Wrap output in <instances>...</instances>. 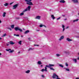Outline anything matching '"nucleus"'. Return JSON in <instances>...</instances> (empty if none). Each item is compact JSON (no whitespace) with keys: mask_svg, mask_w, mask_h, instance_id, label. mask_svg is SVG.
I'll return each instance as SVG.
<instances>
[{"mask_svg":"<svg viewBox=\"0 0 79 79\" xmlns=\"http://www.w3.org/2000/svg\"><path fill=\"white\" fill-rule=\"evenodd\" d=\"M41 67H42V66H43V65H41Z\"/></svg>","mask_w":79,"mask_h":79,"instance_id":"5fc2aeb1","label":"nucleus"},{"mask_svg":"<svg viewBox=\"0 0 79 79\" xmlns=\"http://www.w3.org/2000/svg\"><path fill=\"white\" fill-rule=\"evenodd\" d=\"M43 26H44V27H45V28L47 27L44 25H43Z\"/></svg>","mask_w":79,"mask_h":79,"instance_id":"ea45409f","label":"nucleus"},{"mask_svg":"<svg viewBox=\"0 0 79 79\" xmlns=\"http://www.w3.org/2000/svg\"><path fill=\"white\" fill-rule=\"evenodd\" d=\"M66 40H67V41H68V42H70L73 40L72 39H71L69 38H67Z\"/></svg>","mask_w":79,"mask_h":79,"instance_id":"9b49d317","label":"nucleus"},{"mask_svg":"<svg viewBox=\"0 0 79 79\" xmlns=\"http://www.w3.org/2000/svg\"><path fill=\"white\" fill-rule=\"evenodd\" d=\"M78 15H79V13H78Z\"/></svg>","mask_w":79,"mask_h":79,"instance_id":"13d9d810","label":"nucleus"},{"mask_svg":"<svg viewBox=\"0 0 79 79\" xmlns=\"http://www.w3.org/2000/svg\"><path fill=\"white\" fill-rule=\"evenodd\" d=\"M14 29L16 31H19L20 32H23V30H22L21 29L19 28V27H15V28Z\"/></svg>","mask_w":79,"mask_h":79,"instance_id":"39448f33","label":"nucleus"},{"mask_svg":"<svg viewBox=\"0 0 79 79\" xmlns=\"http://www.w3.org/2000/svg\"><path fill=\"white\" fill-rule=\"evenodd\" d=\"M50 69L51 70H52V71L55 70V69L53 68L52 67H50Z\"/></svg>","mask_w":79,"mask_h":79,"instance_id":"a211bd4d","label":"nucleus"},{"mask_svg":"<svg viewBox=\"0 0 79 79\" xmlns=\"http://www.w3.org/2000/svg\"><path fill=\"white\" fill-rule=\"evenodd\" d=\"M9 44H10V45H13V44H15V43H14L12 41H10L9 42Z\"/></svg>","mask_w":79,"mask_h":79,"instance_id":"6e6552de","label":"nucleus"},{"mask_svg":"<svg viewBox=\"0 0 79 79\" xmlns=\"http://www.w3.org/2000/svg\"><path fill=\"white\" fill-rule=\"evenodd\" d=\"M18 4L14 5L13 6V9L15 10V9H16V8H17V7H18Z\"/></svg>","mask_w":79,"mask_h":79,"instance_id":"423d86ee","label":"nucleus"},{"mask_svg":"<svg viewBox=\"0 0 79 79\" xmlns=\"http://www.w3.org/2000/svg\"><path fill=\"white\" fill-rule=\"evenodd\" d=\"M64 69H65L66 71H69V69L64 68Z\"/></svg>","mask_w":79,"mask_h":79,"instance_id":"aec40b11","label":"nucleus"},{"mask_svg":"<svg viewBox=\"0 0 79 79\" xmlns=\"http://www.w3.org/2000/svg\"><path fill=\"white\" fill-rule=\"evenodd\" d=\"M44 25H40V27H43Z\"/></svg>","mask_w":79,"mask_h":79,"instance_id":"7c9ffc66","label":"nucleus"},{"mask_svg":"<svg viewBox=\"0 0 79 79\" xmlns=\"http://www.w3.org/2000/svg\"><path fill=\"white\" fill-rule=\"evenodd\" d=\"M59 66H60V67H61V68H63V65L62 64H59Z\"/></svg>","mask_w":79,"mask_h":79,"instance_id":"393cba45","label":"nucleus"},{"mask_svg":"<svg viewBox=\"0 0 79 79\" xmlns=\"http://www.w3.org/2000/svg\"><path fill=\"white\" fill-rule=\"evenodd\" d=\"M28 40H30V41H31V38H28Z\"/></svg>","mask_w":79,"mask_h":79,"instance_id":"c9c22d12","label":"nucleus"},{"mask_svg":"<svg viewBox=\"0 0 79 79\" xmlns=\"http://www.w3.org/2000/svg\"><path fill=\"white\" fill-rule=\"evenodd\" d=\"M56 56H57V57H58L60 56H61V55L59 54H56Z\"/></svg>","mask_w":79,"mask_h":79,"instance_id":"5701e85b","label":"nucleus"},{"mask_svg":"<svg viewBox=\"0 0 79 79\" xmlns=\"http://www.w3.org/2000/svg\"><path fill=\"white\" fill-rule=\"evenodd\" d=\"M77 59H78V60H79V57L77 58Z\"/></svg>","mask_w":79,"mask_h":79,"instance_id":"603ef678","label":"nucleus"},{"mask_svg":"<svg viewBox=\"0 0 79 79\" xmlns=\"http://www.w3.org/2000/svg\"><path fill=\"white\" fill-rule=\"evenodd\" d=\"M37 64H42V62H41V61H38V62H37Z\"/></svg>","mask_w":79,"mask_h":79,"instance_id":"f8f14e48","label":"nucleus"},{"mask_svg":"<svg viewBox=\"0 0 79 79\" xmlns=\"http://www.w3.org/2000/svg\"><path fill=\"white\" fill-rule=\"evenodd\" d=\"M8 29H9L10 31H11V29L10 28H9Z\"/></svg>","mask_w":79,"mask_h":79,"instance_id":"a19ab883","label":"nucleus"},{"mask_svg":"<svg viewBox=\"0 0 79 79\" xmlns=\"http://www.w3.org/2000/svg\"><path fill=\"white\" fill-rule=\"evenodd\" d=\"M0 23H2V21H1V20L0 19Z\"/></svg>","mask_w":79,"mask_h":79,"instance_id":"49530a36","label":"nucleus"},{"mask_svg":"<svg viewBox=\"0 0 79 79\" xmlns=\"http://www.w3.org/2000/svg\"><path fill=\"white\" fill-rule=\"evenodd\" d=\"M44 75H42V77H44Z\"/></svg>","mask_w":79,"mask_h":79,"instance_id":"37998d69","label":"nucleus"},{"mask_svg":"<svg viewBox=\"0 0 79 79\" xmlns=\"http://www.w3.org/2000/svg\"><path fill=\"white\" fill-rule=\"evenodd\" d=\"M5 15H6V12H4L3 13V17H5Z\"/></svg>","mask_w":79,"mask_h":79,"instance_id":"4be33fe9","label":"nucleus"},{"mask_svg":"<svg viewBox=\"0 0 79 79\" xmlns=\"http://www.w3.org/2000/svg\"><path fill=\"white\" fill-rule=\"evenodd\" d=\"M55 66V65L50 64H49V65H46V67H44L45 69H42L41 70V71L43 73H44V71H45V72H47V67L50 68V67H52L53 66Z\"/></svg>","mask_w":79,"mask_h":79,"instance_id":"f257e3e1","label":"nucleus"},{"mask_svg":"<svg viewBox=\"0 0 79 79\" xmlns=\"http://www.w3.org/2000/svg\"><path fill=\"white\" fill-rule=\"evenodd\" d=\"M22 42V41H20L19 43L18 44H19V45H21V43Z\"/></svg>","mask_w":79,"mask_h":79,"instance_id":"cd10ccee","label":"nucleus"},{"mask_svg":"<svg viewBox=\"0 0 79 79\" xmlns=\"http://www.w3.org/2000/svg\"><path fill=\"white\" fill-rule=\"evenodd\" d=\"M64 39V36H62L60 37V39H59V40H61L62 39Z\"/></svg>","mask_w":79,"mask_h":79,"instance_id":"9d476101","label":"nucleus"},{"mask_svg":"<svg viewBox=\"0 0 79 79\" xmlns=\"http://www.w3.org/2000/svg\"><path fill=\"white\" fill-rule=\"evenodd\" d=\"M34 48H30L29 49L28 51H30V50H34Z\"/></svg>","mask_w":79,"mask_h":79,"instance_id":"a878e982","label":"nucleus"},{"mask_svg":"<svg viewBox=\"0 0 79 79\" xmlns=\"http://www.w3.org/2000/svg\"><path fill=\"white\" fill-rule=\"evenodd\" d=\"M68 28H69V27H66V29H68Z\"/></svg>","mask_w":79,"mask_h":79,"instance_id":"de8ad7c7","label":"nucleus"},{"mask_svg":"<svg viewBox=\"0 0 79 79\" xmlns=\"http://www.w3.org/2000/svg\"><path fill=\"white\" fill-rule=\"evenodd\" d=\"M51 17H52V18L53 19H55V16H54V15H51Z\"/></svg>","mask_w":79,"mask_h":79,"instance_id":"412c9836","label":"nucleus"},{"mask_svg":"<svg viewBox=\"0 0 79 79\" xmlns=\"http://www.w3.org/2000/svg\"><path fill=\"white\" fill-rule=\"evenodd\" d=\"M25 2H26L27 4L29 5H34L32 3L31 1L32 0H25Z\"/></svg>","mask_w":79,"mask_h":79,"instance_id":"f03ea898","label":"nucleus"},{"mask_svg":"<svg viewBox=\"0 0 79 79\" xmlns=\"http://www.w3.org/2000/svg\"><path fill=\"white\" fill-rule=\"evenodd\" d=\"M23 35H22L21 36V37H23Z\"/></svg>","mask_w":79,"mask_h":79,"instance_id":"3c124183","label":"nucleus"},{"mask_svg":"<svg viewBox=\"0 0 79 79\" xmlns=\"http://www.w3.org/2000/svg\"><path fill=\"white\" fill-rule=\"evenodd\" d=\"M2 39L0 37V40H2Z\"/></svg>","mask_w":79,"mask_h":79,"instance_id":"864d4df0","label":"nucleus"},{"mask_svg":"<svg viewBox=\"0 0 79 79\" xmlns=\"http://www.w3.org/2000/svg\"><path fill=\"white\" fill-rule=\"evenodd\" d=\"M6 45H7V46H9V44H6Z\"/></svg>","mask_w":79,"mask_h":79,"instance_id":"c03bdc74","label":"nucleus"},{"mask_svg":"<svg viewBox=\"0 0 79 79\" xmlns=\"http://www.w3.org/2000/svg\"><path fill=\"white\" fill-rule=\"evenodd\" d=\"M60 18H61V17H59L57 19V20H59V19H60Z\"/></svg>","mask_w":79,"mask_h":79,"instance_id":"e433bc0d","label":"nucleus"},{"mask_svg":"<svg viewBox=\"0 0 79 79\" xmlns=\"http://www.w3.org/2000/svg\"><path fill=\"white\" fill-rule=\"evenodd\" d=\"M35 19H40V16H37L35 18Z\"/></svg>","mask_w":79,"mask_h":79,"instance_id":"1a4fd4ad","label":"nucleus"},{"mask_svg":"<svg viewBox=\"0 0 79 79\" xmlns=\"http://www.w3.org/2000/svg\"><path fill=\"white\" fill-rule=\"evenodd\" d=\"M12 4H13V2L10 3V5H11Z\"/></svg>","mask_w":79,"mask_h":79,"instance_id":"09e8293b","label":"nucleus"},{"mask_svg":"<svg viewBox=\"0 0 79 79\" xmlns=\"http://www.w3.org/2000/svg\"><path fill=\"white\" fill-rule=\"evenodd\" d=\"M14 52V50H12L9 52V53H13Z\"/></svg>","mask_w":79,"mask_h":79,"instance_id":"c85d7f7f","label":"nucleus"},{"mask_svg":"<svg viewBox=\"0 0 79 79\" xmlns=\"http://www.w3.org/2000/svg\"><path fill=\"white\" fill-rule=\"evenodd\" d=\"M59 2H60V3H64L65 2V1H64V0H61L59 1Z\"/></svg>","mask_w":79,"mask_h":79,"instance_id":"4468645a","label":"nucleus"},{"mask_svg":"<svg viewBox=\"0 0 79 79\" xmlns=\"http://www.w3.org/2000/svg\"><path fill=\"white\" fill-rule=\"evenodd\" d=\"M78 55H79V53H78Z\"/></svg>","mask_w":79,"mask_h":79,"instance_id":"680f3d73","label":"nucleus"},{"mask_svg":"<svg viewBox=\"0 0 79 79\" xmlns=\"http://www.w3.org/2000/svg\"><path fill=\"white\" fill-rule=\"evenodd\" d=\"M40 30H36V31H40Z\"/></svg>","mask_w":79,"mask_h":79,"instance_id":"8fccbe9b","label":"nucleus"},{"mask_svg":"<svg viewBox=\"0 0 79 79\" xmlns=\"http://www.w3.org/2000/svg\"><path fill=\"white\" fill-rule=\"evenodd\" d=\"M65 20H66V19H65Z\"/></svg>","mask_w":79,"mask_h":79,"instance_id":"052dcab7","label":"nucleus"},{"mask_svg":"<svg viewBox=\"0 0 79 79\" xmlns=\"http://www.w3.org/2000/svg\"><path fill=\"white\" fill-rule=\"evenodd\" d=\"M72 2H73V3H79V1H77V0H72Z\"/></svg>","mask_w":79,"mask_h":79,"instance_id":"0eeeda50","label":"nucleus"},{"mask_svg":"<svg viewBox=\"0 0 79 79\" xmlns=\"http://www.w3.org/2000/svg\"><path fill=\"white\" fill-rule=\"evenodd\" d=\"M2 55V54L1 53H0V56Z\"/></svg>","mask_w":79,"mask_h":79,"instance_id":"4d7b16f0","label":"nucleus"},{"mask_svg":"<svg viewBox=\"0 0 79 79\" xmlns=\"http://www.w3.org/2000/svg\"><path fill=\"white\" fill-rule=\"evenodd\" d=\"M14 36H16V34H14Z\"/></svg>","mask_w":79,"mask_h":79,"instance_id":"a18cd8bd","label":"nucleus"},{"mask_svg":"<svg viewBox=\"0 0 79 79\" xmlns=\"http://www.w3.org/2000/svg\"><path fill=\"white\" fill-rule=\"evenodd\" d=\"M6 33H5L2 36V37H5V36H6Z\"/></svg>","mask_w":79,"mask_h":79,"instance_id":"b1692460","label":"nucleus"},{"mask_svg":"<svg viewBox=\"0 0 79 79\" xmlns=\"http://www.w3.org/2000/svg\"><path fill=\"white\" fill-rule=\"evenodd\" d=\"M64 29H65L64 28H63V32H64Z\"/></svg>","mask_w":79,"mask_h":79,"instance_id":"79ce46f5","label":"nucleus"},{"mask_svg":"<svg viewBox=\"0 0 79 79\" xmlns=\"http://www.w3.org/2000/svg\"><path fill=\"white\" fill-rule=\"evenodd\" d=\"M6 51H7V52H9V50H11L10 49H6Z\"/></svg>","mask_w":79,"mask_h":79,"instance_id":"f704fd0d","label":"nucleus"},{"mask_svg":"<svg viewBox=\"0 0 79 79\" xmlns=\"http://www.w3.org/2000/svg\"><path fill=\"white\" fill-rule=\"evenodd\" d=\"M26 73H27V74H29L30 73V70H28L25 72Z\"/></svg>","mask_w":79,"mask_h":79,"instance_id":"f3484780","label":"nucleus"},{"mask_svg":"<svg viewBox=\"0 0 79 79\" xmlns=\"http://www.w3.org/2000/svg\"><path fill=\"white\" fill-rule=\"evenodd\" d=\"M52 78L53 79H59L60 78H59L58 76L56 74L54 73L52 76Z\"/></svg>","mask_w":79,"mask_h":79,"instance_id":"20e7f679","label":"nucleus"},{"mask_svg":"<svg viewBox=\"0 0 79 79\" xmlns=\"http://www.w3.org/2000/svg\"><path fill=\"white\" fill-rule=\"evenodd\" d=\"M16 36L17 37H19V35H16Z\"/></svg>","mask_w":79,"mask_h":79,"instance_id":"58836bf2","label":"nucleus"},{"mask_svg":"<svg viewBox=\"0 0 79 79\" xmlns=\"http://www.w3.org/2000/svg\"><path fill=\"white\" fill-rule=\"evenodd\" d=\"M63 16H65V15H63Z\"/></svg>","mask_w":79,"mask_h":79,"instance_id":"bf43d9fd","label":"nucleus"},{"mask_svg":"<svg viewBox=\"0 0 79 79\" xmlns=\"http://www.w3.org/2000/svg\"><path fill=\"white\" fill-rule=\"evenodd\" d=\"M34 46H39V45L34 44Z\"/></svg>","mask_w":79,"mask_h":79,"instance_id":"4c0bfd02","label":"nucleus"},{"mask_svg":"<svg viewBox=\"0 0 79 79\" xmlns=\"http://www.w3.org/2000/svg\"><path fill=\"white\" fill-rule=\"evenodd\" d=\"M79 20V19H77L76 20H74L73 21V23H75V22H77Z\"/></svg>","mask_w":79,"mask_h":79,"instance_id":"dca6fc26","label":"nucleus"},{"mask_svg":"<svg viewBox=\"0 0 79 79\" xmlns=\"http://www.w3.org/2000/svg\"><path fill=\"white\" fill-rule=\"evenodd\" d=\"M65 64L66 66H68V63H66Z\"/></svg>","mask_w":79,"mask_h":79,"instance_id":"2f4dec72","label":"nucleus"},{"mask_svg":"<svg viewBox=\"0 0 79 79\" xmlns=\"http://www.w3.org/2000/svg\"><path fill=\"white\" fill-rule=\"evenodd\" d=\"M8 5H9L8 3H5V4H4V6H8Z\"/></svg>","mask_w":79,"mask_h":79,"instance_id":"6ab92c4d","label":"nucleus"},{"mask_svg":"<svg viewBox=\"0 0 79 79\" xmlns=\"http://www.w3.org/2000/svg\"><path fill=\"white\" fill-rule=\"evenodd\" d=\"M18 53H19H19H20V52H19Z\"/></svg>","mask_w":79,"mask_h":79,"instance_id":"6e6d98bb","label":"nucleus"},{"mask_svg":"<svg viewBox=\"0 0 79 79\" xmlns=\"http://www.w3.org/2000/svg\"><path fill=\"white\" fill-rule=\"evenodd\" d=\"M16 19H20V18L19 17H16Z\"/></svg>","mask_w":79,"mask_h":79,"instance_id":"72a5a7b5","label":"nucleus"},{"mask_svg":"<svg viewBox=\"0 0 79 79\" xmlns=\"http://www.w3.org/2000/svg\"><path fill=\"white\" fill-rule=\"evenodd\" d=\"M14 26H15L14 25H11V27L12 29H14V27H15Z\"/></svg>","mask_w":79,"mask_h":79,"instance_id":"bb28decb","label":"nucleus"},{"mask_svg":"<svg viewBox=\"0 0 79 79\" xmlns=\"http://www.w3.org/2000/svg\"><path fill=\"white\" fill-rule=\"evenodd\" d=\"M31 7L30 6H29L25 10H24L23 11V12H25L26 11H30V10H31Z\"/></svg>","mask_w":79,"mask_h":79,"instance_id":"7ed1b4c3","label":"nucleus"},{"mask_svg":"<svg viewBox=\"0 0 79 79\" xmlns=\"http://www.w3.org/2000/svg\"><path fill=\"white\" fill-rule=\"evenodd\" d=\"M62 28H64V27H65V26L64 25H62Z\"/></svg>","mask_w":79,"mask_h":79,"instance_id":"c756f323","label":"nucleus"},{"mask_svg":"<svg viewBox=\"0 0 79 79\" xmlns=\"http://www.w3.org/2000/svg\"><path fill=\"white\" fill-rule=\"evenodd\" d=\"M24 15V13H22L20 14V16H22V15Z\"/></svg>","mask_w":79,"mask_h":79,"instance_id":"473e14b6","label":"nucleus"},{"mask_svg":"<svg viewBox=\"0 0 79 79\" xmlns=\"http://www.w3.org/2000/svg\"><path fill=\"white\" fill-rule=\"evenodd\" d=\"M29 32V30H27L26 31H25L24 33L25 34H27Z\"/></svg>","mask_w":79,"mask_h":79,"instance_id":"ddd939ff","label":"nucleus"},{"mask_svg":"<svg viewBox=\"0 0 79 79\" xmlns=\"http://www.w3.org/2000/svg\"><path fill=\"white\" fill-rule=\"evenodd\" d=\"M73 61H74V62H75V63H77V60L76 59H73Z\"/></svg>","mask_w":79,"mask_h":79,"instance_id":"2eb2a0df","label":"nucleus"}]
</instances>
